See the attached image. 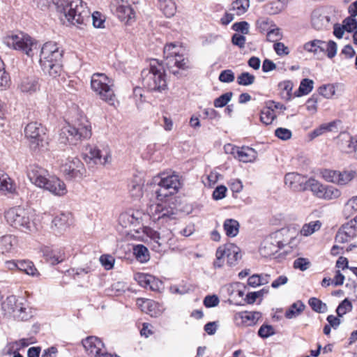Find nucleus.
<instances>
[{
	"label": "nucleus",
	"mask_w": 357,
	"mask_h": 357,
	"mask_svg": "<svg viewBox=\"0 0 357 357\" xmlns=\"http://www.w3.org/2000/svg\"><path fill=\"white\" fill-rule=\"evenodd\" d=\"M62 57V51L54 42H47L43 45L40 50V64L45 73L52 77L59 75L61 66L59 61Z\"/></svg>",
	"instance_id": "1"
},
{
	"label": "nucleus",
	"mask_w": 357,
	"mask_h": 357,
	"mask_svg": "<svg viewBox=\"0 0 357 357\" xmlns=\"http://www.w3.org/2000/svg\"><path fill=\"white\" fill-rule=\"evenodd\" d=\"M59 8L70 24H84L90 19V10L82 0H66Z\"/></svg>",
	"instance_id": "2"
},
{
	"label": "nucleus",
	"mask_w": 357,
	"mask_h": 357,
	"mask_svg": "<svg viewBox=\"0 0 357 357\" xmlns=\"http://www.w3.org/2000/svg\"><path fill=\"white\" fill-rule=\"evenodd\" d=\"M290 229L282 228L268 236L262 242L259 252L261 256L268 257L277 253L284 245L291 244L294 237Z\"/></svg>",
	"instance_id": "3"
},
{
	"label": "nucleus",
	"mask_w": 357,
	"mask_h": 357,
	"mask_svg": "<svg viewBox=\"0 0 357 357\" xmlns=\"http://www.w3.org/2000/svg\"><path fill=\"white\" fill-rule=\"evenodd\" d=\"M142 84L149 91L162 92L167 84L163 66L153 60L149 68L142 71Z\"/></svg>",
	"instance_id": "4"
},
{
	"label": "nucleus",
	"mask_w": 357,
	"mask_h": 357,
	"mask_svg": "<svg viewBox=\"0 0 357 357\" xmlns=\"http://www.w3.org/2000/svg\"><path fill=\"white\" fill-rule=\"evenodd\" d=\"M114 81L104 73H94L91 79V89L101 100L110 105H114L116 95L114 91Z\"/></svg>",
	"instance_id": "5"
},
{
	"label": "nucleus",
	"mask_w": 357,
	"mask_h": 357,
	"mask_svg": "<svg viewBox=\"0 0 357 357\" xmlns=\"http://www.w3.org/2000/svg\"><path fill=\"white\" fill-rule=\"evenodd\" d=\"M8 224L22 231L28 233L36 229L34 222L31 220L30 213L21 207H14L5 213Z\"/></svg>",
	"instance_id": "6"
},
{
	"label": "nucleus",
	"mask_w": 357,
	"mask_h": 357,
	"mask_svg": "<svg viewBox=\"0 0 357 357\" xmlns=\"http://www.w3.org/2000/svg\"><path fill=\"white\" fill-rule=\"evenodd\" d=\"M62 134L66 135L70 144H75L78 141L88 139L91 136L90 123L86 118H81L73 123L64 126L62 128Z\"/></svg>",
	"instance_id": "7"
},
{
	"label": "nucleus",
	"mask_w": 357,
	"mask_h": 357,
	"mask_svg": "<svg viewBox=\"0 0 357 357\" xmlns=\"http://www.w3.org/2000/svg\"><path fill=\"white\" fill-rule=\"evenodd\" d=\"M4 43L7 46L22 51L29 56H33L39 49L38 43L28 34L22 32L8 36Z\"/></svg>",
	"instance_id": "8"
},
{
	"label": "nucleus",
	"mask_w": 357,
	"mask_h": 357,
	"mask_svg": "<svg viewBox=\"0 0 357 357\" xmlns=\"http://www.w3.org/2000/svg\"><path fill=\"white\" fill-rule=\"evenodd\" d=\"M216 259L213 263L215 268H221L225 261L229 266H234L241 258L240 248L233 243H227L220 246L215 253Z\"/></svg>",
	"instance_id": "9"
},
{
	"label": "nucleus",
	"mask_w": 357,
	"mask_h": 357,
	"mask_svg": "<svg viewBox=\"0 0 357 357\" xmlns=\"http://www.w3.org/2000/svg\"><path fill=\"white\" fill-rule=\"evenodd\" d=\"M24 134L29 140V146L34 151H39L45 148L47 144L44 128L40 123L31 122L26 125Z\"/></svg>",
	"instance_id": "10"
},
{
	"label": "nucleus",
	"mask_w": 357,
	"mask_h": 357,
	"mask_svg": "<svg viewBox=\"0 0 357 357\" xmlns=\"http://www.w3.org/2000/svg\"><path fill=\"white\" fill-rule=\"evenodd\" d=\"M60 170L67 180L82 179L86 174L84 164L77 157H68L61 160Z\"/></svg>",
	"instance_id": "11"
},
{
	"label": "nucleus",
	"mask_w": 357,
	"mask_h": 357,
	"mask_svg": "<svg viewBox=\"0 0 357 357\" xmlns=\"http://www.w3.org/2000/svg\"><path fill=\"white\" fill-rule=\"evenodd\" d=\"M2 309L5 313L13 317L19 321H24L29 319L30 315L27 313L25 303L22 298L15 296H10L2 303Z\"/></svg>",
	"instance_id": "12"
},
{
	"label": "nucleus",
	"mask_w": 357,
	"mask_h": 357,
	"mask_svg": "<svg viewBox=\"0 0 357 357\" xmlns=\"http://www.w3.org/2000/svg\"><path fill=\"white\" fill-rule=\"evenodd\" d=\"M155 181L159 187L155 192L159 200L176 193L181 185L178 176L174 174L155 177Z\"/></svg>",
	"instance_id": "13"
},
{
	"label": "nucleus",
	"mask_w": 357,
	"mask_h": 357,
	"mask_svg": "<svg viewBox=\"0 0 357 357\" xmlns=\"http://www.w3.org/2000/svg\"><path fill=\"white\" fill-rule=\"evenodd\" d=\"M164 56L165 65L173 74L176 75L178 73L177 70L172 69L174 67L178 69L187 68V63L183 55L179 53L176 45L171 43L166 45L164 47Z\"/></svg>",
	"instance_id": "14"
},
{
	"label": "nucleus",
	"mask_w": 357,
	"mask_h": 357,
	"mask_svg": "<svg viewBox=\"0 0 357 357\" xmlns=\"http://www.w3.org/2000/svg\"><path fill=\"white\" fill-rule=\"evenodd\" d=\"M83 159L90 166L94 165H105L111 161L110 152L107 149L100 150L96 147L89 146L86 149Z\"/></svg>",
	"instance_id": "15"
},
{
	"label": "nucleus",
	"mask_w": 357,
	"mask_h": 357,
	"mask_svg": "<svg viewBox=\"0 0 357 357\" xmlns=\"http://www.w3.org/2000/svg\"><path fill=\"white\" fill-rule=\"evenodd\" d=\"M27 176L33 184L43 188L50 176L45 169L36 165H31L28 168Z\"/></svg>",
	"instance_id": "16"
},
{
	"label": "nucleus",
	"mask_w": 357,
	"mask_h": 357,
	"mask_svg": "<svg viewBox=\"0 0 357 357\" xmlns=\"http://www.w3.org/2000/svg\"><path fill=\"white\" fill-rule=\"evenodd\" d=\"M284 183L295 191L307 190L308 179L298 173L289 172L284 176Z\"/></svg>",
	"instance_id": "17"
},
{
	"label": "nucleus",
	"mask_w": 357,
	"mask_h": 357,
	"mask_svg": "<svg viewBox=\"0 0 357 357\" xmlns=\"http://www.w3.org/2000/svg\"><path fill=\"white\" fill-rule=\"evenodd\" d=\"M138 1L139 0H114L111 6L112 10L116 13L120 20L128 21L129 20H131L132 17H134V13L132 9L128 5H118V3L119 1H121L122 3H128L130 1L133 3H135L138 2Z\"/></svg>",
	"instance_id": "18"
},
{
	"label": "nucleus",
	"mask_w": 357,
	"mask_h": 357,
	"mask_svg": "<svg viewBox=\"0 0 357 357\" xmlns=\"http://www.w3.org/2000/svg\"><path fill=\"white\" fill-rule=\"evenodd\" d=\"M261 316L259 312H240L234 314V320L238 326H251L257 324Z\"/></svg>",
	"instance_id": "19"
},
{
	"label": "nucleus",
	"mask_w": 357,
	"mask_h": 357,
	"mask_svg": "<svg viewBox=\"0 0 357 357\" xmlns=\"http://www.w3.org/2000/svg\"><path fill=\"white\" fill-rule=\"evenodd\" d=\"M82 344L90 357H99L104 347V344L100 339L95 336H89L83 340Z\"/></svg>",
	"instance_id": "20"
},
{
	"label": "nucleus",
	"mask_w": 357,
	"mask_h": 357,
	"mask_svg": "<svg viewBox=\"0 0 357 357\" xmlns=\"http://www.w3.org/2000/svg\"><path fill=\"white\" fill-rule=\"evenodd\" d=\"M134 278L142 287L154 291H158L162 285V282L158 279L149 274L137 273Z\"/></svg>",
	"instance_id": "21"
},
{
	"label": "nucleus",
	"mask_w": 357,
	"mask_h": 357,
	"mask_svg": "<svg viewBox=\"0 0 357 357\" xmlns=\"http://www.w3.org/2000/svg\"><path fill=\"white\" fill-rule=\"evenodd\" d=\"M331 18L326 10L317 8L312 11L311 15L312 26L317 30H323L329 26Z\"/></svg>",
	"instance_id": "22"
},
{
	"label": "nucleus",
	"mask_w": 357,
	"mask_h": 357,
	"mask_svg": "<svg viewBox=\"0 0 357 357\" xmlns=\"http://www.w3.org/2000/svg\"><path fill=\"white\" fill-rule=\"evenodd\" d=\"M337 143L340 149L349 153L357 150V139H354L349 132H343L337 137Z\"/></svg>",
	"instance_id": "23"
},
{
	"label": "nucleus",
	"mask_w": 357,
	"mask_h": 357,
	"mask_svg": "<svg viewBox=\"0 0 357 357\" xmlns=\"http://www.w3.org/2000/svg\"><path fill=\"white\" fill-rule=\"evenodd\" d=\"M43 189L48 190L56 196H63L67 193L66 185L63 181L55 176H50Z\"/></svg>",
	"instance_id": "24"
},
{
	"label": "nucleus",
	"mask_w": 357,
	"mask_h": 357,
	"mask_svg": "<svg viewBox=\"0 0 357 357\" xmlns=\"http://www.w3.org/2000/svg\"><path fill=\"white\" fill-rule=\"evenodd\" d=\"M356 234L357 228L352 226V222H347L339 229L335 236V241L339 243H344L354 238Z\"/></svg>",
	"instance_id": "25"
},
{
	"label": "nucleus",
	"mask_w": 357,
	"mask_h": 357,
	"mask_svg": "<svg viewBox=\"0 0 357 357\" xmlns=\"http://www.w3.org/2000/svg\"><path fill=\"white\" fill-rule=\"evenodd\" d=\"M18 87L21 92L32 94L39 90L40 85L36 77H29L22 79Z\"/></svg>",
	"instance_id": "26"
},
{
	"label": "nucleus",
	"mask_w": 357,
	"mask_h": 357,
	"mask_svg": "<svg viewBox=\"0 0 357 357\" xmlns=\"http://www.w3.org/2000/svg\"><path fill=\"white\" fill-rule=\"evenodd\" d=\"M17 238L11 234L0 236V252L2 254L10 252L17 246Z\"/></svg>",
	"instance_id": "27"
},
{
	"label": "nucleus",
	"mask_w": 357,
	"mask_h": 357,
	"mask_svg": "<svg viewBox=\"0 0 357 357\" xmlns=\"http://www.w3.org/2000/svg\"><path fill=\"white\" fill-rule=\"evenodd\" d=\"M72 223V215L70 213H61L52 221V228L58 231L65 230Z\"/></svg>",
	"instance_id": "28"
},
{
	"label": "nucleus",
	"mask_w": 357,
	"mask_h": 357,
	"mask_svg": "<svg viewBox=\"0 0 357 357\" xmlns=\"http://www.w3.org/2000/svg\"><path fill=\"white\" fill-rule=\"evenodd\" d=\"M144 181L139 176H135L129 184V193L135 199H140L143 195Z\"/></svg>",
	"instance_id": "29"
},
{
	"label": "nucleus",
	"mask_w": 357,
	"mask_h": 357,
	"mask_svg": "<svg viewBox=\"0 0 357 357\" xmlns=\"http://www.w3.org/2000/svg\"><path fill=\"white\" fill-rule=\"evenodd\" d=\"M257 157V151L248 146L239 147L236 155V159L243 162H252L256 160Z\"/></svg>",
	"instance_id": "30"
},
{
	"label": "nucleus",
	"mask_w": 357,
	"mask_h": 357,
	"mask_svg": "<svg viewBox=\"0 0 357 357\" xmlns=\"http://www.w3.org/2000/svg\"><path fill=\"white\" fill-rule=\"evenodd\" d=\"M158 6L167 17L174 16L176 11V6L173 0H158Z\"/></svg>",
	"instance_id": "31"
},
{
	"label": "nucleus",
	"mask_w": 357,
	"mask_h": 357,
	"mask_svg": "<svg viewBox=\"0 0 357 357\" xmlns=\"http://www.w3.org/2000/svg\"><path fill=\"white\" fill-rule=\"evenodd\" d=\"M46 260L51 264H57L65 259L64 253L60 250L47 249L44 252Z\"/></svg>",
	"instance_id": "32"
},
{
	"label": "nucleus",
	"mask_w": 357,
	"mask_h": 357,
	"mask_svg": "<svg viewBox=\"0 0 357 357\" xmlns=\"http://www.w3.org/2000/svg\"><path fill=\"white\" fill-rule=\"evenodd\" d=\"M287 6L286 0H275L264 6L266 12L269 15H276L282 12Z\"/></svg>",
	"instance_id": "33"
},
{
	"label": "nucleus",
	"mask_w": 357,
	"mask_h": 357,
	"mask_svg": "<svg viewBox=\"0 0 357 357\" xmlns=\"http://www.w3.org/2000/svg\"><path fill=\"white\" fill-rule=\"evenodd\" d=\"M335 128H337L336 121H331L328 123H323L320 125L318 128L312 130L309 134V136L311 139H313L319 136L322 135L323 134L327 132H332Z\"/></svg>",
	"instance_id": "34"
},
{
	"label": "nucleus",
	"mask_w": 357,
	"mask_h": 357,
	"mask_svg": "<svg viewBox=\"0 0 357 357\" xmlns=\"http://www.w3.org/2000/svg\"><path fill=\"white\" fill-rule=\"evenodd\" d=\"M357 174L354 170H346L337 172V176L336 180V184L339 185H347L349 182L354 180Z\"/></svg>",
	"instance_id": "35"
},
{
	"label": "nucleus",
	"mask_w": 357,
	"mask_h": 357,
	"mask_svg": "<svg viewBox=\"0 0 357 357\" xmlns=\"http://www.w3.org/2000/svg\"><path fill=\"white\" fill-rule=\"evenodd\" d=\"M326 185H324L313 178H308L307 189L319 199L322 198Z\"/></svg>",
	"instance_id": "36"
},
{
	"label": "nucleus",
	"mask_w": 357,
	"mask_h": 357,
	"mask_svg": "<svg viewBox=\"0 0 357 357\" xmlns=\"http://www.w3.org/2000/svg\"><path fill=\"white\" fill-rule=\"evenodd\" d=\"M323 40H313L307 42L304 45V50L308 52L313 53L314 55L319 56L323 55Z\"/></svg>",
	"instance_id": "37"
},
{
	"label": "nucleus",
	"mask_w": 357,
	"mask_h": 357,
	"mask_svg": "<svg viewBox=\"0 0 357 357\" xmlns=\"http://www.w3.org/2000/svg\"><path fill=\"white\" fill-rule=\"evenodd\" d=\"M18 270L29 275L38 276L39 273L35 268L33 264L30 261L20 260L19 261Z\"/></svg>",
	"instance_id": "38"
},
{
	"label": "nucleus",
	"mask_w": 357,
	"mask_h": 357,
	"mask_svg": "<svg viewBox=\"0 0 357 357\" xmlns=\"http://www.w3.org/2000/svg\"><path fill=\"white\" fill-rule=\"evenodd\" d=\"M305 309V305L301 301L293 303L285 312V317L291 319L298 317Z\"/></svg>",
	"instance_id": "39"
},
{
	"label": "nucleus",
	"mask_w": 357,
	"mask_h": 357,
	"mask_svg": "<svg viewBox=\"0 0 357 357\" xmlns=\"http://www.w3.org/2000/svg\"><path fill=\"white\" fill-rule=\"evenodd\" d=\"M223 227L227 236L234 237L238 233L239 224L234 219H227L224 222Z\"/></svg>",
	"instance_id": "40"
},
{
	"label": "nucleus",
	"mask_w": 357,
	"mask_h": 357,
	"mask_svg": "<svg viewBox=\"0 0 357 357\" xmlns=\"http://www.w3.org/2000/svg\"><path fill=\"white\" fill-rule=\"evenodd\" d=\"M321 222L319 220L312 221L305 224L301 229V234L304 236H308L320 229Z\"/></svg>",
	"instance_id": "41"
},
{
	"label": "nucleus",
	"mask_w": 357,
	"mask_h": 357,
	"mask_svg": "<svg viewBox=\"0 0 357 357\" xmlns=\"http://www.w3.org/2000/svg\"><path fill=\"white\" fill-rule=\"evenodd\" d=\"M314 86V82L312 79L305 78L303 79L300 84L298 90L296 92L297 96H301L304 95H307L310 93L312 89Z\"/></svg>",
	"instance_id": "42"
},
{
	"label": "nucleus",
	"mask_w": 357,
	"mask_h": 357,
	"mask_svg": "<svg viewBox=\"0 0 357 357\" xmlns=\"http://www.w3.org/2000/svg\"><path fill=\"white\" fill-rule=\"evenodd\" d=\"M14 185L8 176L0 171V191L13 192Z\"/></svg>",
	"instance_id": "43"
},
{
	"label": "nucleus",
	"mask_w": 357,
	"mask_h": 357,
	"mask_svg": "<svg viewBox=\"0 0 357 357\" xmlns=\"http://www.w3.org/2000/svg\"><path fill=\"white\" fill-rule=\"evenodd\" d=\"M134 255L137 259L142 262H146L149 259V255L148 249L143 245H137L133 248Z\"/></svg>",
	"instance_id": "44"
},
{
	"label": "nucleus",
	"mask_w": 357,
	"mask_h": 357,
	"mask_svg": "<svg viewBox=\"0 0 357 357\" xmlns=\"http://www.w3.org/2000/svg\"><path fill=\"white\" fill-rule=\"evenodd\" d=\"M341 196V191L332 185H326L321 199L332 200Z\"/></svg>",
	"instance_id": "45"
},
{
	"label": "nucleus",
	"mask_w": 357,
	"mask_h": 357,
	"mask_svg": "<svg viewBox=\"0 0 357 357\" xmlns=\"http://www.w3.org/2000/svg\"><path fill=\"white\" fill-rule=\"evenodd\" d=\"M276 117L274 109L271 107L264 108L261 112V121L266 124H271Z\"/></svg>",
	"instance_id": "46"
},
{
	"label": "nucleus",
	"mask_w": 357,
	"mask_h": 357,
	"mask_svg": "<svg viewBox=\"0 0 357 357\" xmlns=\"http://www.w3.org/2000/svg\"><path fill=\"white\" fill-rule=\"evenodd\" d=\"M249 6V0H236L231 4V9L236 11V15H241L247 11Z\"/></svg>",
	"instance_id": "47"
},
{
	"label": "nucleus",
	"mask_w": 357,
	"mask_h": 357,
	"mask_svg": "<svg viewBox=\"0 0 357 357\" xmlns=\"http://www.w3.org/2000/svg\"><path fill=\"white\" fill-rule=\"evenodd\" d=\"M323 55L326 54L327 56L330 59L333 58L337 50V46L335 42L329 40L328 42L323 41Z\"/></svg>",
	"instance_id": "48"
},
{
	"label": "nucleus",
	"mask_w": 357,
	"mask_h": 357,
	"mask_svg": "<svg viewBox=\"0 0 357 357\" xmlns=\"http://www.w3.org/2000/svg\"><path fill=\"white\" fill-rule=\"evenodd\" d=\"M308 304L311 308L317 312L324 313L327 311L326 304L315 297L310 298Z\"/></svg>",
	"instance_id": "49"
},
{
	"label": "nucleus",
	"mask_w": 357,
	"mask_h": 357,
	"mask_svg": "<svg viewBox=\"0 0 357 357\" xmlns=\"http://www.w3.org/2000/svg\"><path fill=\"white\" fill-rule=\"evenodd\" d=\"M10 77L5 71L4 63L0 57V89H5L9 84Z\"/></svg>",
	"instance_id": "50"
},
{
	"label": "nucleus",
	"mask_w": 357,
	"mask_h": 357,
	"mask_svg": "<svg viewBox=\"0 0 357 357\" xmlns=\"http://www.w3.org/2000/svg\"><path fill=\"white\" fill-rule=\"evenodd\" d=\"M255 81V75L243 72L237 77V83L242 86H249L252 84Z\"/></svg>",
	"instance_id": "51"
},
{
	"label": "nucleus",
	"mask_w": 357,
	"mask_h": 357,
	"mask_svg": "<svg viewBox=\"0 0 357 357\" xmlns=\"http://www.w3.org/2000/svg\"><path fill=\"white\" fill-rule=\"evenodd\" d=\"M233 93L232 92H227L220 97L217 98L214 100V106L215 107H223L231 100L232 98Z\"/></svg>",
	"instance_id": "52"
},
{
	"label": "nucleus",
	"mask_w": 357,
	"mask_h": 357,
	"mask_svg": "<svg viewBox=\"0 0 357 357\" xmlns=\"http://www.w3.org/2000/svg\"><path fill=\"white\" fill-rule=\"evenodd\" d=\"M319 93L321 96L326 98H332L335 93V86L333 84H326L319 87Z\"/></svg>",
	"instance_id": "53"
},
{
	"label": "nucleus",
	"mask_w": 357,
	"mask_h": 357,
	"mask_svg": "<svg viewBox=\"0 0 357 357\" xmlns=\"http://www.w3.org/2000/svg\"><path fill=\"white\" fill-rule=\"evenodd\" d=\"M275 333L271 325L263 324L258 331V335L262 338H268Z\"/></svg>",
	"instance_id": "54"
},
{
	"label": "nucleus",
	"mask_w": 357,
	"mask_h": 357,
	"mask_svg": "<svg viewBox=\"0 0 357 357\" xmlns=\"http://www.w3.org/2000/svg\"><path fill=\"white\" fill-rule=\"evenodd\" d=\"M160 216L157 217V220L160 219H174L175 211L172 207L167 206L162 204V210L161 211Z\"/></svg>",
	"instance_id": "55"
},
{
	"label": "nucleus",
	"mask_w": 357,
	"mask_h": 357,
	"mask_svg": "<svg viewBox=\"0 0 357 357\" xmlns=\"http://www.w3.org/2000/svg\"><path fill=\"white\" fill-rule=\"evenodd\" d=\"M352 305L347 299H344L337 307L336 312L338 317H342L347 312L351 311Z\"/></svg>",
	"instance_id": "56"
},
{
	"label": "nucleus",
	"mask_w": 357,
	"mask_h": 357,
	"mask_svg": "<svg viewBox=\"0 0 357 357\" xmlns=\"http://www.w3.org/2000/svg\"><path fill=\"white\" fill-rule=\"evenodd\" d=\"M338 171L331 169H324L321 171L322 178L327 182H331L336 184V180Z\"/></svg>",
	"instance_id": "57"
},
{
	"label": "nucleus",
	"mask_w": 357,
	"mask_h": 357,
	"mask_svg": "<svg viewBox=\"0 0 357 357\" xmlns=\"http://www.w3.org/2000/svg\"><path fill=\"white\" fill-rule=\"evenodd\" d=\"M342 25L347 32H352L357 29V22L351 17H346L342 22Z\"/></svg>",
	"instance_id": "58"
},
{
	"label": "nucleus",
	"mask_w": 357,
	"mask_h": 357,
	"mask_svg": "<svg viewBox=\"0 0 357 357\" xmlns=\"http://www.w3.org/2000/svg\"><path fill=\"white\" fill-rule=\"evenodd\" d=\"M114 258L109 255H103L100 257V261L106 270H110L113 268Z\"/></svg>",
	"instance_id": "59"
},
{
	"label": "nucleus",
	"mask_w": 357,
	"mask_h": 357,
	"mask_svg": "<svg viewBox=\"0 0 357 357\" xmlns=\"http://www.w3.org/2000/svg\"><path fill=\"white\" fill-rule=\"evenodd\" d=\"M219 80L224 83H230L235 79L234 73L231 70H222L219 75Z\"/></svg>",
	"instance_id": "60"
},
{
	"label": "nucleus",
	"mask_w": 357,
	"mask_h": 357,
	"mask_svg": "<svg viewBox=\"0 0 357 357\" xmlns=\"http://www.w3.org/2000/svg\"><path fill=\"white\" fill-rule=\"evenodd\" d=\"M294 84L293 83L289 80H285L283 82H281L278 84L279 89L282 91L285 92V98H289L291 96V91L293 89Z\"/></svg>",
	"instance_id": "61"
},
{
	"label": "nucleus",
	"mask_w": 357,
	"mask_h": 357,
	"mask_svg": "<svg viewBox=\"0 0 357 357\" xmlns=\"http://www.w3.org/2000/svg\"><path fill=\"white\" fill-rule=\"evenodd\" d=\"M310 261L306 258L299 257L294 261V267L304 271L309 268Z\"/></svg>",
	"instance_id": "62"
},
{
	"label": "nucleus",
	"mask_w": 357,
	"mask_h": 357,
	"mask_svg": "<svg viewBox=\"0 0 357 357\" xmlns=\"http://www.w3.org/2000/svg\"><path fill=\"white\" fill-rule=\"evenodd\" d=\"M275 135L277 137L282 140H287L291 137V131L287 128H278L275 131Z\"/></svg>",
	"instance_id": "63"
},
{
	"label": "nucleus",
	"mask_w": 357,
	"mask_h": 357,
	"mask_svg": "<svg viewBox=\"0 0 357 357\" xmlns=\"http://www.w3.org/2000/svg\"><path fill=\"white\" fill-rule=\"evenodd\" d=\"M232 29L237 32L243 34H248L249 32V24L245 21L236 22L232 25Z\"/></svg>",
	"instance_id": "64"
}]
</instances>
